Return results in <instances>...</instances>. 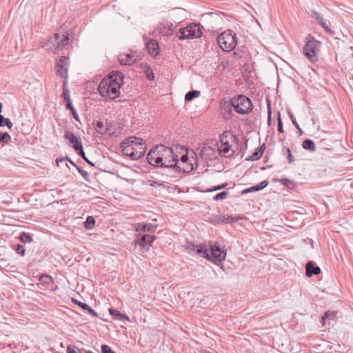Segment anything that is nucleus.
<instances>
[{
  "mask_svg": "<svg viewBox=\"0 0 353 353\" xmlns=\"http://www.w3.org/2000/svg\"><path fill=\"white\" fill-rule=\"evenodd\" d=\"M123 74L119 72H112L111 74L104 78L99 83L98 90L101 97L114 99L119 94V88L123 83Z\"/></svg>",
  "mask_w": 353,
  "mask_h": 353,
  "instance_id": "1",
  "label": "nucleus"
},
{
  "mask_svg": "<svg viewBox=\"0 0 353 353\" xmlns=\"http://www.w3.org/2000/svg\"><path fill=\"white\" fill-rule=\"evenodd\" d=\"M157 228V225H152L151 223L138 224L136 227V231L138 232V234L134 243L136 245H139L141 248L148 249L149 246L155 239V236L145 233L142 234V232H154Z\"/></svg>",
  "mask_w": 353,
  "mask_h": 353,
  "instance_id": "2",
  "label": "nucleus"
},
{
  "mask_svg": "<svg viewBox=\"0 0 353 353\" xmlns=\"http://www.w3.org/2000/svg\"><path fill=\"white\" fill-rule=\"evenodd\" d=\"M157 152L158 158L156 159V163H160V167H177V156L174 155L173 150L172 148L169 147H165L163 145H158Z\"/></svg>",
  "mask_w": 353,
  "mask_h": 353,
  "instance_id": "3",
  "label": "nucleus"
},
{
  "mask_svg": "<svg viewBox=\"0 0 353 353\" xmlns=\"http://www.w3.org/2000/svg\"><path fill=\"white\" fill-rule=\"evenodd\" d=\"M70 38L68 35L57 33L44 44L46 50L55 53L65 48L70 44Z\"/></svg>",
  "mask_w": 353,
  "mask_h": 353,
  "instance_id": "4",
  "label": "nucleus"
},
{
  "mask_svg": "<svg viewBox=\"0 0 353 353\" xmlns=\"http://www.w3.org/2000/svg\"><path fill=\"white\" fill-rule=\"evenodd\" d=\"M216 41L223 51L230 52L236 45V34L231 30H227L218 36Z\"/></svg>",
  "mask_w": 353,
  "mask_h": 353,
  "instance_id": "5",
  "label": "nucleus"
},
{
  "mask_svg": "<svg viewBox=\"0 0 353 353\" xmlns=\"http://www.w3.org/2000/svg\"><path fill=\"white\" fill-rule=\"evenodd\" d=\"M233 142V136L229 132H223L220 137V145H217V152L225 157L233 155L234 150L231 143Z\"/></svg>",
  "mask_w": 353,
  "mask_h": 353,
  "instance_id": "6",
  "label": "nucleus"
},
{
  "mask_svg": "<svg viewBox=\"0 0 353 353\" xmlns=\"http://www.w3.org/2000/svg\"><path fill=\"white\" fill-rule=\"evenodd\" d=\"M321 47V43L314 39V37H309L303 48V52L307 59L312 63L317 61V53Z\"/></svg>",
  "mask_w": 353,
  "mask_h": 353,
  "instance_id": "7",
  "label": "nucleus"
},
{
  "mask_svg": "<svg viewBox=\"0 0 353 353\" xmlns=\"http://www.w3.org/2000/svg\"><path fill=\"white\" fill-rule=\"evenodd\" d=\"M233 108L241 114L249 113L252 110V103L249 98L239 95L232 99Z\"/></svg>",
  "mask_w": 353,
  "mask_h": 353,
  "instance_id": "8",
  "label": "nucleus"
},
{
  "mask_svg": "<svg viewBox=\"0 0 353 353\" xmlns=\"http://www.w3.org/2000/svg\"><path fill=\"white\" fill-rule=\"evenodd\" d=\"M203 257L215 264H218L225 259L226 252L224 250H222L216 243L210 245V250H208L205 247V253L203 254Z\"/></svg>",
  "mask_w": 353,
  "mask_h": 353,
  "instance_id": "9",
  "label": "nucleus"
},
{
  "mask_svg": "<svg viewBox=\"0 0 353 353\" xmlns=\"http://www.w3.org/2000/svg\"><path fill=\"white\" fill-rule=\"evenodd\" d=\"M202 35L199 24L192 23L185 28H180L177 34L179 39L184 40L199 38Z\"/></svg>",
  "mask_w": 353,
  "mask_h": 353,
  "instance_id": "10",
  "label": "nucleus"
},
{
  "mask_svg": "<svg viewBox=\"0 0 353 353\" xmlns=\"http://www.w3.org/2000/svg\"><path fill=\"white\" fill-rule=\"evenodd\" d=\"M197 151L200 157L205 160L212 159L216 157L217 152V143L215 141H210L204 143L203 145L199 148Z\"/></svg>",
  "mask_w": 353,
  "mask_h": 353,
  "instance_id": "11",
  "label": "nucleus"
},
{
  "mask_svg": "<svg viewBox=\"0 0 353 353\" xmlns=\"http://www.w3.org/2000/svg\"><path fill=\"white\" fill-rule=\"evenodd\" d=\"M68 66L69 59L67 57H61L57 61L55 65L57 75L66 79L68 78Z\"/></svg>",
  "mask_w": 353,
  "mask_h": 353,
  "instance_id": "12",
  "label": "nucleus"
},
{
  "mask_svg": "<svg viewBox=\"0 0 353 353\" xmlns=\"http://www.w3.org/2000/svg\"><path fill=\"white\" fill-rule=\"evenodd\" d=\"M147 149L145 141L139 137L134 136V160L144 156Z\"/></svg>",
  "mask_w": 353,
  "mask_h": 353,
  "instance_id": "13",
  "label": "nucleus"
},
{
  "mask_svg": "<svg viewBox=\"0 0 353 353\" xmlns=\"http://www.w3.org/2000/svg\"><path fill=\"white\" fill-rule=\"evenodd\" d=\"M64 137L69 141L70 143L72 145V148L76 152L81 150V148H83L81 142L72 132L66 131Z\"/></svg>",
  "mask_w": 353,
  "mask_h": 353,
  "instance_id": "14",
  "label": "nucleus"
},
{
  "mask_svg": "<svg viewBox=\"0 0 353 353\" xmlns=\"http://www.w3.org/2000/svg\"><path fill=\"white\" fill-rule=\"evenodd\" d=\"M205 245H196L191 242H188L186 244V249L190 253H196L203 257V254L205 253Z\"/></svg>",
  "mask_w": 353,
  "mask_h": 353,
  "instance_id": "15",
  "label": "nucleus"
},
{
  "mask_svg": "<svg viewBox=\"0 0 353 353\" xmlns=\"http://www.w3.org/2000/svg\"><path fill=\"white\" fill-rule=\"evenodd\" d=\"M132 137H128L126 140L121 143V148L122 149L123 154L129 156L132 159Z\"/></svg>",
  "mask_w": 353,
  "mask_h": 353,
  "instance_id": "16",
  "label": "nucleus"
},
{
  "mask_svg": "<svg viewBox=\"0 0 353 353\" xmlns=\"http://www.w3.org/2000/svg\"><path fill=\"white\" fill-rule=\"evenodd\" d=\"M233 108L232 99L231 101H222L221 102V111L225 119L230 118V113Z\"/></svg>",
  "mask_w": 353,
  "mask_h": 353,
  "instance_id": "17",
  "label": "nucleus"
},
{
  "mask_svg": "<svg viewBox=\"0 0 353 353\" xmlns=\"http://www.w3.org/2000/svg\"><path fill=\"white\" fill-rule=\"evenodd\" d=\"M146 47L152 56L155 57L159 54V44L155 40L150 39L146 43Z\"/></svg>",
  "mask_w": 353,
  "mask_h": 353,
  "instance_id": "18",
  "label": "nucleus"
},
{
  "mask_svg": "<svg viewBox=\"0 0 353 353\" xmlns=\"http://www.w3.org/2000/svg\"><path fill=\"white\" fill-rule=\"evenodd\" d=\"M306 275L308 277L312 275H317L321 272V269L318 266H314L313 262L309 261L305 265Z\"/></svg>",
  "mask_w": 353,
  "mask_h": 353,
  "instance_id": "19",
  "label": "nucleus"
},
{
  "mask_svg": "<svg viewBox=\"0 0 353 353\" xmlns=\"http://www.w3.org/2000/svg\"><path fill=\"white\" fill-rule=\"evenodd\" d=\"M268 183L267 181H263L256 185H253L250 188L243 190L241 192L242 194L256 192L263 190L268 185Z\"/></svg>",
  "mask_w": 353,
  "mask_h": 353,
  "instance_id": "20",
  "label": "nucleus"
},
{
  "mask_svg": "<svg viewBox=\"0 0 353 353\" xmlns=\"http://www.w3.org/2000/svg\"><path fill=\"white\" fill-rule=\"evenodd\" d=\"M158 158L157 146L155 149L151 150L147 155L148 163L153 166H160V163H156V159Z\"/></svg>",
  "mask_w": 353,
  "mask_h": 353,
  "instance_id": "21",
  "label": "nucleus"
},
{
  "mask_svg": "<svg viewBox=\"0 0 353 353\" xmlns=\"http://www.w3.org/2000/svg\"><path fill=\"white\" fill-rule=\"evenodd\" d=\"M313 16L318 23L327 31L330 32V28L323 17L316 11H313Z\"/></svg>",
  "mask_w": 353,
  "mask_h": 353,
  "instance_id": "22",
  "label": "nucleus"
},
{
  "mask_svg": "<svg viewBox=\"0 0 353 353\" xmlns=\"http://www.w3.org/2000/svg\"><path fill=\"white\" fill-rule=\"evenodd\" d=\"M138 66L145 74L148 79L153 80L154 79V74L150 66L143 63L139 64Z\"/></svg>",
  "mask_w": 353,
  "mask_h": 353,
  "instance_id": "23",
  "label": "nucleus"
},
{
  "mask_svg": "<svg viewBox=\"0 0 353 353\" xmlns=\"http://www.w3.org/2000/svg\"><path fill=\"white\" fill-rule=\"evenodd\" d=\"M132 60V58L130 54H120L119 57V61L121 65H131Z\"/></svg>",
  "mask_w": 353,
  "mask_h": 353,
  "instance_id": "24",
  "label": "nucleus"
},
{
  "mask_svg": "<svg viewBox=\"0 0 353 353\" xmlns=\"http://www.w3.org/2000/svg\"><path fill=\"white\" fill-rule=\"evenodd\" d=\"M96 130L98 133L104 134L107 132L108 128L106 123L103 121H97L95 125Z\"/></svg>",
  "mask_w": 353,
  "mask_h": 353,
  "instance_id": "25",
  "label": "nucleus"
},
{
  "mask_svg": "<svg viewBox=\"0 0 353 353\" xmlns=\"http://www.w3.org/2000/svg\"><path fill=\"white\" fill-rule=\"evenodd\" d=\"M303 148L305 150H308L311 152L316 151V145L313 141L311 139H306L303 142Z\"/></svg>",
  "mask_w": 353,
  "mask_h": 353,
  "instance_id": "26",
  "label": "nucleus"
},
{
  "mask_svg": "<svg viewBox=\"0 0 353 353\" xmlns=\"http://www.w3.org/2000/svg\"><path fill=\"white\" fill-rule=\"evenodd\" d=\"M109 311H110V314L112 316H116L117 319H120V320L127 319L128 321H130V319L128 316H125V315H123V314H121V312H119V311H117L116 310L110 309Z\"/></svg>",
  "mask_w": 353,
  "mask_h": 353,
  "instance_id": "27",
  "label": "nucleus"
},
{
  "mask_svg": "<svg viewBox=\"0 0 353 353\" xmlns=\"http://www.w3.org/2000/svg\"><path fill=\"white\" fill-rule=\"evenodd\" d=\"M199 95H200L199 91H197V90L190 91L185 94V99L188 101H190L193 99L198 97Z\"/></svg>",
  "mask_w": 353,
  "mask_h": 353,
  "instance_id": "28",
  "label": "nucleus"
},
{
  "mask_svg": "<svg viewBox=\"0 0 353 353\" xmlns=\"http://www.w3.org/2000/svg\"><path fill=\"white\" fill-rule=\"evenodd\" d=\"M263 152L261 151V148H259V150H256L254 152L252 153V154L246 158V160L248 161H256L261 158L262 156Z\"/></svg>",
  "mask_w": 353,
  "mask_h": 353,
  "instance_id": "29",
  "label": "nucleus"
},
{
  "mask_svg": "<svg viewBox=\"0 0 353 353\" xmlns=\"http://www.w3.org/2000/svg\"><path fill=\"white\" fill-rule=\"evenodd\" d=\"M94 223H95L94 219L92 216H88L85 222L84 223V227L88 230H91L93 228Z\"/></svg>",
  "mask_w": 353,
  "mask_h": 353,
  "instance_id": "30",
  "label": "nucleus"
},
{
  "mask_svg": "<svg viewBox=\"0 0 353 353\" xmlns=\"http://www.w3.org/2000/svg\"><path fill=\"white\" fill-rule=\"evenodd\" d=\"M173 28L174 27L172 23H167L163 25V30H162V33L165 35H170L172 33Z\"/></svg>",
  "mask_w": 353,
  "mask_h": 353,
  "instance_id": "31",
  "label": "nucleus"
},
{
  "mask_svg": "<svg viewBox=\"0 0 353 353\" xmlns=\"http://www.w3.org/2000/svg\"><path fill=\"white\" fill-rule=\"evenodd\" d=\"M336 313L332 312H327L325 313L323 316L322 317V323L323 325H325L327 323V320L333 319L335 316Z\"/></svg>",
  "mask_w": 353,
  "mask_h": 353,
  "instance_id": "32",
  "label": "nucleus"
},
{
  "mask_svg": "<svg viewBox=\"0 0 353 353\" xmlns=\"http://www.w3.org/2000/svg\"><path fill=\"white\" fill-rule=\"evenodd\" d=\"M11 141V137L8 132H0V143H8Z\"/></svg>",
  "mask_w": 353,
  "mask_h": 353,
  "instance_id": "33",
  "label": "nucleus"
},
{
  "mask_svg": "<svg viewBox=\"0 0 353 353\" xmlns=\"http://www.w3.org/2000/svg\"><path fill=\"white\" fill-rule=\"evenodd\" d=\"M228 194H229V192L228 191H223V192H221L218 193L217 194H216L214 198V199L215 201L223 200V199H225L227 198Z\"/></svg>",
  "mask_w": 353,
  "mask_h": 353,
  "instance_id": "34",
  "label": "nucleus"
},
{
  "mask_svg": "<svg viewBox=\"0 0 353 353\" xmlns=\"http://www.w3.org/2000/svg\"><path fill=\"white\" fill-rule=\"evenodd\" d=\"M39 281L45 284H49L52 282V276L48 275V274H43L40 279Z\"/></svg>",
  "mask_w": 353,
  "mask_h": 353,
  "instance_id": "35",
  "label": "nucleus"
},
{
  "mask_svg": "<svg viewBox=\"0 0 353 353\" xmlns=\"http://www.w3.org/2000/svg\"><path fill=\"white\" fill-rule=\"evenodd\" d=\"M21 241H23L24 243H29L32 241V238L31 237V236L29 234L23 232L21 234Z\"/></svg>",
  "mask_w": 353,
  "mask_h": 353,
  "instance_id": "36",
  "label": "nucleus"
},
{
  "mask_svg": "<svg viewBox=\"0 0 353 353\" xmlns=\"http://www.w3.org/2000/svg\"><path fill=\"white\" fill-rule=\"evenodd\" d=\"M67 353H81L78 347L70 345L67 347Z\"/></svg>",
  "mask_w": 353,
  "mask_h": 353,
  "instance_id": "37",
  "label": "nucleus"
},
{
  "mask_svg": "<svg viewBox=\"0 0 353 353\" xmlns=\"http://www.w3.org/2000/svg\"><path fill=\"white\" fill-rule=\"evenodd\" d=\"M77 153L79 156H81L88 163H89L90 165H91L92 166H94V164L91 162L88 158L87 157L85 156V154L83 151V148H81V150H79L77 151Z\"/></svg>",
  "mask_w": 353,
  "mask_h": 353,
  "instance_id": "38",
  "label": "nucleus"
},
{
  "mask_svg": "<svg viewBox=\"0 0 353 353\" xmlns=\"http://www.w3.org/2000/svg\"><path fill=\"white\" fill-rule=\"evenodd\" d=\"M14 250L21 256H23L26 252V249L23 245H17L14 247Z\"/></svg>",
  "mask_w": 353,
  "mask_h": 353,
  "instance_id": "39",
  "label": "nucleus"
},
{
  "mask_svg": "<svg viewBox=\"0 0 353 353\" xmlns=\"http://www.w3.org/2000/svg\"><path fill=\"white\" fill-rule=\"evenodd\" d=\"M72 303H74V304L76 305H78L79 306H80L83 310H86L88 308H89V305L86 303H82L75 299H72Z\"/></svg>",
  "mask_w": 353,
  "mask_h": 353,
  "instance_id": "40",
  "label": "nucleus"
},
{
  "mask_svg": "<svg viewBox=\"0 0 353 353\" xmlns=\"http://www.w3.org/2000/svg\"><path fill=\"white\" fill-rule=\"evenodd\" d=\"M76 168L78 170V172L81 174V176L84 178V179L88 181V173L79 166H76Z\"/></svg>",
  "mask_w": 353,
  "mask_h": 353,
  "instance_id": "41",
  "label": "nucleus"
},
{
  "mask_svg": "<svg viewBox=\"0 0 353 353\" xmlns=\"http://www.w3.org/2000/svg\"><path fill=\"white\" fill-rule=\"evenodd\" d=\"M62 95L65 101L70 100L69 91L65 86L63 87V92Z\"/></svg>",
  "mask_w": 353,
  "mask_h": 353,
  "instance_id": "42",
  "label": "nucleus"
},
{
  "mask_svg": "<svg viewBox=\"0 0 353 353\" xmlns=\"http://www.w3.org/2000/svg\"><path fill=\"white\" fill-rule=\"evenodd\" d=\"M101 351L102 353H115L112 350V349L107 345H101Z\"/></svg>",
  "mask_w": 353,
  "mask_h": 353,
  "instance_id": "43",
  "label": "nucleus"
},
{
  "mask_svg": "<svg viewBox=\"0 0 353 353\" xmlns=\"http://www.w3.org/2000/svg\"><path fill=\"white\" fill-rule=\"evenodd\" d=\"M227 185H228V183H223L221 185H219L215 186L211 189L208 190L207 192L216 191V190L223 189V188H225L227 186Z\"/></svg>",
  "mask_w": 353,
  "mask_h": 353,
  "instance_id": "44",
  "label": "nucleus"
},
{
  "mask_svg": "<svg viewBox=\"0 0 353 353\" xmlns=\"http://www.w3.org/2000/svg\"><path fill=\"white\" fill-rule=\"evenodd\" d=\"M278 131L279 132H283V123H282L281 115H280L279 113V117H278Z\"/></svg>",
  "mask_w": 353,
  "mask_h": 353,
  "instance_id": "45",
  "label": "nucleus"
},
{
  "mask_svg": "<svg viewBox=\"0 0 353 353\" xmlns=\"http://www.w3.org/2000/svg\"><path fill=\"white\" fill-rule=\"evenodd\" d=\"M289 116H290V118L291 119L293 124L296 128V129L300 130L299 125L298 123L296 122V119L294 117V115L292 114H289Z\"/></svg>",
  "mask_w": 353,
  "mask_h": 353,
  "instance_id": "46",
  "label": "nucleus"
},
{
  "mask_svg": "<svg viewBox=\"0 0 353 353\" xmlns=\"http://www.w3.org/2000/svg\"><path fill=\"white\" fill-rule=\"evenodd\" d=\"M219 221L222 223H231L233 221V218H232L230 216L225 218V216H223V219H219Z\"/></svg>",
  "mask_w": 353,
  "mask_h": 353,
  "instance_id": "47",
  "label": "nucleus"
},
{
  "mask_svg": "<svg viewBox=\"0 0 353 353\" xmlns=\"http://www.w3.org/2000/svg\"><path fill=\"white\" fill-rule=\"evenodd\" d=\"M286 150L288 152V159L289 160V163H291L294 161L293 156H292L291 151L289 148H287Z\"/></svg>",
  "mask_w": 353,
  "mask_h": 353,
  "instance_id": "48",
  "label": "nucleus"
},
{
  "mask_svg": "<svg viewBox=\"0 0 353 353\" xmlns=\"http://www.w3.org/2000/svg\"><path fill=\"white\" fill-rule=\"evenodd\" d=\"M4 125H7V127L10 129L12 128L13 124L8 118H6V121H4Z\"/></svg>",
  "mask_w": 353,
  "mask_h": 353,
  "instance_id": "49",
  "label": "nucleus"
},
{
  "mask_svg": "<svg viewBox=\"0 0 353 353\" xmlns=\"http://www.w3.org/2000/svg\"><path fill=\"white\" fill-rule=\"evenodd\" d=\"M65 103H66V104H65L66 108L68 110H72V109L74 108V106L72 104L71 100L66 101Z\"/></svg>",
  "mask_w": 353,
  "mask_h": 353,
  "instance_id": "50",
  "label": "nucleus"
},
{
  "mask_svg": "<svg viewBox=\"0 0 353 353\" xmlns=\"http://www.w3.org/2000/svg\"><path fill=\"white\" fill-rule=\"evenodd\" d=\"M74 119L77 121H79V116H78V114L75 110V108L72 109V110H70Z\"/></svg>",
  "mask_w": 353,
  "mask_h": 353,
  "instance_id": "51",
  "label": "nucleus"
},
{
  "mask_svg": "<svg viewBox=\"0 0 353 353\" xmlns=\"http://www.w3.org/2000/svg\"><path fill=\"white\" fill-rule=\"evenodd\" d=\"M85 310L88 311V313L90 314H91L92 316H97L96 312L94 310H92L90 306H89V308L86 309Z\"/></svg>",
  "mask_w": 353,
  "mask_h": 353,
  "instance_id": "52",
  "label": "nucleus"
},
{
  "mask_svg": "<svg viewBox=\"0 0 353 353\" xmlns=\"http://www.w3.org/2000/svg\"><path fill=\"white\" fill-rule=\"evenodd\" d=\"M6 121V118L0 114V127L3 126L4 125V121Z\"/></svg>",
  "mask_w": 353,
  "mask_h": 353,
  "instance_id": "53",
  "label": "nucleus"
},
{
  "mask_svg": "<svg viewBox=\"0 0 353 353\" xmlns=\"http://www.w3.org/2000/svg\"><path fill=\"white\" fill-rule=\"evenodd\" d=\"M65 161V158L57 159V160H56L57 165L58 166H59V163H62V162H63Z\"/></svg>",
  "mask_w": 353,
  "mask_h": 353,
  "instance_id": "54",
  "label": "nucleus"
},
{
  "mask_svg": "<svg viewBox=\"0 0 353 353\" xmlns=\"http://www.w3.org/2000/svg\"><path fill=\"white\" fill-rule=\"evenodd\" d=\"M188 157L187 155H183L181 157V160L182 162L185 163L188 161Z\"/></svg>",
  "mask_w": 353,
  "mask_h": 353,
  "instance_id": "55",
  "label": "nucleus"
},
{
  "mask_svg": "<svg viewBox=\"0 0 353 353\" xmlns=\"http://www.w3.org/2000/svg\"><path fill=\"white\" fill-rule=\"evenodd\" d=\"M68 161L73 166H74L76 168V166H77L75 163L72 161L70 158H68V157H65V161Z\"/></svg>",
  "mask_w": 353,
  "mask_h": 353,
  "instance_id": "56",
  "label": "nucleus"
},
{
  "mask_svg": "<svg viewBox=\"0 0 353 353\" xmlns=\"http://www.w3.org/2000/svg\"><path fill=\"white\" fill-rule=\"evenodd\" d=\"M268 114H269V121H270V114H271V112H270V109L268 110Z\"/></svg>",
  "mask_w": 353,
  "mask_h": 353,
  "instance_id": "57",
  "label": "nucleus"
},
{
  "mask_svg": "<svg viewBox=\"0 0 353 353\" xmlns=\"http://www.w3.org/2000/svg\"><path fill=\"white\" fill-rule=\"evenodd\" d=\"M265 147V144H263V145L260 148H261V151L263 152V148Z\"/></svg>",
  "mask_w": 353,
  "mask_h": 353,
  "instance_id": "58",
  "label": "nucleus"
},
{
  "mask_svg": "<svg viewBox=\"0 0 353 353\" xmlns=\"http://www.w3.org/2000/svg\"><path fill=\"white\" fill-rule=\"evenodd\" d=\"M1 110H2V103H0V113L1 112Z\"/></svg>",
  "mask_w": 353,
  "mask_h": 353,
  "instance_id": "59",
  "label": "nucleus"
},
{
  "mask_svg": "<svg viewBox=\"0 0 353 353\" xmlns=\"http://www.w3.org/2000/svg\"><path fill=\"white\" fill-rule=\"evenodd\" d=\"M85 353H93V352L92 351H90V350H88V351L85 352Z\"/></svg>",
  "mask_w": 353,
  "mask_h": 353,
  "instance_id": "60",
  "label": "nucleus"
}]
</instances>
